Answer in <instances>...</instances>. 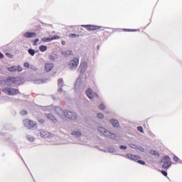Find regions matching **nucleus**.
I'll use <instances>...</instances> for the list:
<instances>
[{
    "instance_id": "obj_1",
    "label": "nucleus",
    "mask_w": 182,
    "mask_h": 182,
    "mask_svg": "<svg viewBox=\"0 0 182 182\" xmlns=\"http://www.w3.org/2000/svg\"><path fill=\"white\" fill-rule=\"evenodd\" d=\"M46 112H49L50 113H57L59 116H63V110L60 107H55L53 105H50L45 107Z\"/></svg>"
},
{
    "instance_id": "obj_2",
    "label": "nucleus",
    "mask_w": 182,
    "mask_h": 182,
    "mask_svg": "<svg viewBox=\"0 0 182 182\" xmlns=\"http://www.w3.org/2000/svg\"><path fill=\"white\" fill-rule=\"evenodd\" d=\"M68 69L70 70H76L79 66V57H74L68 61Z\"/></svg>"
},
{
    "instance_id": "obj_3",
    "label": "nucleus",
    "mask_w": 182,
    "mask_h": 182,
    "mask_svg": "<svg viewBox=\"0 0 182 182\" xmlns=\"http://www.w3.org/2000/svg\"><path fill=\"white\" fill-rule=\"evenodd\" d=\"M97 131L101 133L105 137H109V139H116V134H112L109 132V130L106 129V128L103 127H97Z\"/></svg>"
},
{
    "instance_id": "obj_4",
    "label": "nucleus",
    "mask_w": 182,
    "mask_h": 182,
    "mask_svg": "<svg viewBox=\"0 0 182 182\" xmlns=\"http://www.w3.org/2000/svg\"><path fill=\"white\" fill-rule=\"evenodd\" d=\"M2 92H4L5 95H9V96H15V95L19 93L18 89L12 87H4L2 89Z\"/></svg>"
},
{
    "instance_id": "obj_5",
    "label": "nucleus",
    "mask_w": 182,
    "mask_h": 182,
    "mask_svg": "<svg viewBox=\"0 0 182 182\" xmlns=\"http://www.w3.org/2000/svg\"><path fill=\"white\" fill-rule=\"evenodd\" d=\"M23 124L24 127H27V129H33L36 127V122L35 121H32L29 119H26L23 120Z\"/></svg>"
},
{
    "instance_id": "obj_6",
    "label": "nucleus",
    "mask_w": 182,
    "mask_h": 182,
    "mask_svg": "<svg viewBox=\"0 0 182 182\" xmlns=\"http://www.w3.org/2000/svg\"><path fill=\"white\" fill-rule=\"evenodd\" d=\"M18 80H19V77H9L6 80L5 85H6V86H14V85H19Z\"/></svg>"
},
{
    "instance_id": "obj_7",
    "label": "nucleus",
    "mask_w": 182,
    "mask_h": 182,
    "mask_svg": "<svg viewBox=\"0 0 182 182\" xmlns=\"http://www.w3.org/2000/svg\"><path fill=\"white\" fill-rule=\"evenodd\" d=\"M86 96L90 98V100H93V99H99V95L95 92L92 89L88 88L85 92Z\"/></svg>"
},
{
    "instance_id": "obj_8",
    "label": "nucleus",
    "mask_w": 182,
    "mask_h": 182,
    "mask_svg": "<svg viewBox=\"0 0 182 182\" xmlns=\"http://www.w3.org/2000/svg\"><path fill=\"white\" fill-rule=\"evenodd\" d=\"M40 136L43 137V139H52V140H53V139H58V136H55V134L44 130L40 132Z\"/></svg>"
},
{
    "instance_id": "obj_9",
    "label": "nucleus",
    "mask_w": 182,
    "mask_h": 182,
    "mask_svg": "<svg viewBox=\"0 0 182 182\" xmlns=\"http://www.w3.org/2000/svg\"><path fill=\"white\" fill-rule=\"evenodd\" d=\"M84 86L83 80L80 77H78L75 81L74 89L75 92H79V90L83 89Z\"/></svg>"
},
{
    "instance_id": "obj_10",
    "label": "nucleus",
    "mask_w": 182,
    "mask_h": 182,
    "mask_svg": "<svg viewBox=\"0 0 182 182\" xmlns=\"http://www.w3.org/2000/svg\"><path fill=\"white\" fill-rule=\"evenodd\" d=\"M161 163H163V168H168V167L171 166V159L168 156H164L162 158Z\"/></svg>"
},
{
    "instance_id": "obj_11",
    "label": "nucleus",
    "mask_w": 182,
    "mask_h": 182,
    "mask_svg": "<svg viewBox=\"0 0 182 182\" xmlns=\"http://www.w3.org/2000/svg\"><path fill=\"white\" fill-rule=\"evenodd\" d=\"M82 28H85L87 31H97V29H100L102 27L99 26H93V25H81Z\"/></svg>"
},
{
    "instance_id": "obj_12",
    "label": "nucleus",
    "mask_w": 182,
    "mask_h": 182,
    "mask_svg": "<svg viewBox=\"0 0 182 182\" xmlns=\"http://www.w3.org/2000/svg\"><path fill=\"white\" fill-rule=\"evenodd\" d=\"M64 115L65 116V117H68V119H71L73 120H75V119L77 117L76 113L70 111L64 112Z\"/></svg>"
},
{
    "instance_id": "obj_13",
    "label": "nucleus",
    "mask_w": 182,
    "mask_h": 182,
    "mask_svg": "<svg viewBox=\"0 0 182 182\" xmlns=\"http://www.w3.org/2000/svg\"><path fill=\"white\" fill-rule=\"evenodd\" d=\"M123 157H125V159H128V160H132L134 161H136V160H139L140 159V156L132 154H127V155H122Z\"/></svg>"
},
{
    "instance_id": "obj_14",
    "label": "nucleus",
    "mask_w": 182,
    "mask_h": 182,
    "mask_svg": "<svg viewBox=\"0 0 182 182\" xmlns=\"http://www.w3.org/2000/svg\"><path fill=\"white\" fill-rule=\"evenodd\" d=\"M86 69H87V63L85 61L80 63L78 70L83 73L86 72Z\"/></svg>"
},
{
    "instance_id": "obj_15",
    "label": "nucleus",
    "mask_w": 182,
    "mask_h": 182,
    "mask_svg": "<svg viewBox=\"0 0 182 182\" xmlns=\"http://www.w3.org/2000/svg\"><path fill=\"white\" fill-rule=\"evenodd\" d=\"M23 36L24 38H36V33L26 31V32L23 33Z\"/></svg>"
},
{
    "instance_id": "obj_16",
    "label": "nucleus",
    "mask_w": 182,
    "mask_h": 182,
    "mask_svg": "<svg viewBox=\"0 0 182 182\" xmlns=\"http://www.w3.org/2000/svg\"><path fill=\"white\" fill-rule=\"evenodd\" d=\"M45 70L46 72H50L52 69H53V63H46L45 65Z\"/></svg>"
},
{
    "instance_id": "obj_17",
    "label": "nucleus",
    "mask_w": 182,
    "mask_h": 182,
    "mask_svg": "<svg viewBox=\"0 0 182 182\" xmlns=\"http://www.w3.org/2000/svg\"><path fill=\"white\" fill-rule=\"evenodd\" d=\"M46 116L47 119H48V120H51V122H53V123H56L57 122L56 118L53 115H52V114L46 112Z\"/></svg>"
},
{
    "instance_id": "obj_18",
    "label": "nucleus",
    "mask_w": 182,
    "mask_h": 182,
    "mask_svg": "<svg viewBox=\"0 0 182 182\" xmlns=\"http://www.w3.org/2000/svg\"><path fill=\"white\" fill-rule=\"evenodd\" d=\"M62 55H63V56H65L66 58H68V56L73 55V51H72L70 50H66V51H63Z\"/></svg>"
},
{
    "instance_id": "obj_19",
    "label": "nucleus",
    "mask_w": 182,
    "mask_h": 182,
    "mask_svg": "<svg viewBox=\"0 0 182 182\" xmlns=\"http://www.w3.org/2000/svg\"><path fill=\"white\" fill-rule=\"evenodd\" d=\"M109 123H111L114 127H119V121H117V119H112L109 120Z\"/></svg>"
},
{
    "instance_id": "obj_20",
    "label": "nucleus",
    "mask_w": 182,
    "mask_h": 182,
    "mask_svg": "<svg viewBox=\"0 0 182 182\" xmlns=\"http://www.w3.org/2000/svg\"><path fill=\"white\" fill-rule=\"evenodd\" d=\"M71 134L73 136H75L76 137H79L82 136V132H80V130L79 129H77V130L73 131Z\"/></svg>"
},
{
    "instance_id": "obj_21",
    "label": "nucleus",
    "mask_w": 182,
    "mask_h": 182,
    "mask_svg": "<svg viewBox=\"0 0 182 182\" xmlns=\"http://www.w3.org/2000/svg\"><path fill=\"white\" fill-rule=\"evenodd\" d=\"M48 79H43V80H36L34 81V83H36L37 85H39L41 83H45Z\"/></svg>"
},
{
    "instance_id": "obj_22",
    "label": "nucleus",
    "mask_w": 182,
    "mask_h": 182,
    "mask_svg": "<svg viewBox=\"0 0 182 182\" xmlns=\"http://www.w3.org/2000/svg\"><path fill=\"white\" fill-rule=\"evenodd\" d=\"M40 51L41 52H46L48 50V46H41L39 47Z\"/></svg>"
},
{
    "instance_id": "obj_23",
    "label": "nucleus",
    "mask_w": 182,
    "mask_h": 182,
    "mask_svg": "<svg viewBox=\"0 0 182 182\" xmlns=\"http://www.w3.org/2000/svg\"><path fill=\"white\" fill-rule=\"evenodd\" d=\"M8 70H9V72H16V65H14L12 67H9L7 68Z\"/></svg>"
},
{
    "instance_id": "obj_24",
    "label": "nucleus",
    "mask_w": 182,
    "mask_h": 182,
    "mask_svg": "<svg viewBox=\"0 0 182 182\" xmlns=\"http://www.w3.org/2000/svg\"><path fill=\"white\" fill-rule=\"evenodd\" d=\"M79 34H76V33H70V35H69V38H79Z\"/></svg>"
},
{
    "instance_id": "obj_25",
    "label": "nucleus",
    "mask_w": 182,
    "mask_h": 182,
    "mask_svg": "<svg viewBox=\"0 0 182 182\" xmlns=\"http://www.w3.org/2000/svg\"><path fill=\"white\" fill-rule=\"evenodd\" d=\"M41 41L43 42H50V41H52V38H43L41 39Z\"/></svg>"
},
{
    "instance_id": "obj_26",
    "label": "nucleus",
    "mask_w": 182,
    "mask_h": 182,
    "mask_svg": "<svg viewBox=\"0 0 182 182\" xmlns=\"http://www.w3.org/2000/svg\"><path fill=\"white\" fill-rule=\"evenodd\" d=\"M98 107L100 110H105V109H106V105H105V104H100Z\"/></svg>"
},
{
    "instance_id": "obj_27",
    "label": "nucleus",
    "mask_w": 182,
    "mask_h": 182,
    "mask_svg": "<svg viewBox=\"0 0 182 182\" xmlns=\"http://www.w3.org/2000/svg\"><path fill=\"white\" fill-rule=\"evenodd\" d=\"M28 53H29L31 56H35V50H33V49H29V50H28Z\"/></svg>"
},
{
    "instance_id": "obj_28",
    "label": "nucleus",
    "mask_w": 182,
    "mask_h": 182,
    "mask_svg": "<svg viewBox=\"0 0 182 182\" xmlns=\"http://www.w3.org/2000/svg\"><path fill=\"white\" fill-rule=\"evenodd\" d=\"M58 86H59V87H62V86H63V79L58 80Z\"/></svg>"
},
{
    "instance_id": "obj_29",
    "label": "nucleus",
    "mask_w": 182,
    "mask_h": 182,
    "mask_svg": "<svg viewBox=\"0 0 182 182\" xmlns=\"http://www.w3.org/2000/svg\"><path fill=\"white\" fill-rule=\"evenodd\" d=\"M129 146L131 149H134L135 150H137L138 146L134 144H129Z\"/></svg>"
},
{
    "instance_id": "obj_30",
    "label": "nucleus",
    "mask_w": 182,
    "mask_h": 182,
    "mask_svg": "<svg viewBox=\"0 0 182 182\" xmlns=\"http://www.w3.org/2000/svg\"><path fill=\"white\" fill-rule=\"evenodd\" d=\"M27 139L29 140V141H33V140H35V138L31 135H27Z\"/></svg>"
},
{
    "instance_id": "obj_31",
    "label": "nucleus",
    "mask_w": 182,
    "mask_h": 182,
    "mask_svg": "<svg viewBox=\"0 0 182 182\" xmlns=\"http://www.w3.org/2000/svg\"><path fill=\"white\" fill-rule=\"evenodd\" d=\"M97 117L98 119H104L105 115L102 113H98Z\"/></svg>"
},
{
    "instance_id": "obj_32",
    "label": "nucleus",
    "mask_w": 182,
    "mask_h": 182,
    "mask_svg": "<svg viewBox=\"0 0 182 182\" xmlns=\"http://www.w3.org/2000/svg\"><path fill=\"white\" fill-rule=\"evenodd\" d=\"M151 154H153L154 156H159V152L154 151V150H151L150 151Z\"/></svg>"
},
{
    "instance_id": "obj_33",
    "label": "nucleus",
    "mask_w": 182,
    "mask_h": 182,
    "mask_svg": "<svg viewBox=\"0 0 182 182\" xmlns=\"http://www.w3.org/2000/svg\"><path fill=\"white\" fill-rule=\"evenodd\" d=\"M137 131L140 132L141 133H144V131L143 130V127H138Z\"/></svg>"
},
{
    "instance_id": "obj_34",
    "label": "nucleus",
    "mask_w": 182,
    "mask_h": 182,
    "mask_svg": "<svg viewBox=\"0 0 182 182\" xmlns=\"http://www.w3.org/2000/svg\"><path fill=\"white\" fill-rule=\"evenodd\" d=\"M108 151H109V153H114L115 149L113 147H110L108 149Z\"/></svg>"
},
{
    "instance_id": "obj_35",
    "label": "nucleus",
    "mask_w": 182,
    "mask_h": 182,
    "mask_svg": "<svg viewBox=\"0 0 182 182\" xmlns=\"http://www.w3.org/2000/svg\"><path fill=\"white\" fill-rule=\"evenodd\" d=\"M56 39H60V37L58 36H54L53 37L51 38V41H55Z\"/></svg>"
},
{
    "instance_id": "obj_36",
    "label": "nucleus",
    "mask_w": 182,
    "mask_h": 182,
    "mask_svg": "<svg viewBox=\"0 0 182 182\" xmlns=\"http://www.w3.org/2000/svg\"><path fill=\"white\" fill-rule=\"evenodd\" d=\"M136 150H139V151L144 152V148L141 146H137Z\"/></svg>"
},
{
    "instance_id": "obj_37",
    "label": "nucleus",
    "mask_w": 182,
    "mask_h": 182,
    "mask_svg": "<svg viewBox=\"0 0 182 182\" xmlns=\"http://www.w3.org/2000/svg\"><path fill=\"white\" fill-rule=\"evenodd\" d=\"M137 163H139V164H142L143 166H144L146 164V162H144V161H141V160H138Z\"/></svg>"
},
{
    "instance_id": "obj_38",
    "label": "nucleus",
    "mask_w": 182,
    "mask_h": 182,
    "mask_svg": "<svg viewBox=\"0 0 182 182\" xmlns=\"http://www.w3.org/2000/svg\"><path fill=\"white\" fill-rule=\"evenodd\" d=\"M16 70H18V72H22V67H21V65H18L16 67Z\"/></svg>"
},
{
    "instance_id": "obj_39",
    "label": "nucleus",
    "mask_w": 182,
    "mask_h": 182,
    "mask_svg": "<svg viewBox=\"0 0 182 182\" xmlns=\"http://www.w3.org/2000/svg\"><path fill=\"white\" fill-rule=\"evenodd\" d=\"M119 149H120L121 150H126V149H127V146H124V145H121V146H119Z\"/></svg>"
},
{
    "instance_id": "obj_40",
    "label": "nucleus",
    "mask_w": 182,
    "mask_h": 182,
    "mask_svg": "<svg viewBox=\"0 0 182 182\" xmlns=\"http://www.w3.org/2000/svg\"><path fill=\"white\" fill-rule=\"evenodd\" d=\"M38 42H39V39L37 38L33 41V45L34 46H36V45H38Z\"/></svg>"
},
{
    "instance_id": "obj_41",
    "label": "nucleus",
    "mask_w": 182,
    "mask_h": 182,
    "mask_svg": "<svg viewBox=\"0 0 182 182\" xmlns=\"http://www.w3.org/2000/svg\"><path fill=\"white\" fill-rule=\"evenodd\" d=\"M38 122L39 123H41V124H43V123H45V120L44 119H38Z\"/></svg>"
},
{
    "instance_id": "obj_42",
    "label": "nucleus",
    "mask_w": 182,
    "mask_h": 182,
    "mask_svg": "<svg viewBox=\"0 0 182 182\" xmlns=\"http://www.w3.org/2000/svg\"><path fill=\"white\" fill-rule=\"evenodd\" d=\"M23 66H24V68H29V63H23Z\"/></svg>"
},
{
    "instance_id": "obj_43",
    "label": "nucleus",
    "mask_w": 182,
    "mask_h": 182,
    "mask_svg": "<svg viewBox=\"0 0 182 182\" xmlns=\"http://www.w3.org/2000/svg\"><path fill=\"white\" fill-rule=\"evenodd\" d=\"M31 69H32V70H38V68L34 67V66L31 67Z\"/></svg>"
},
{
    "instance_id": "obj_44",
    "label": "nucleus",
    "mask_w": 182,
    "mask_h": 182,
    "mask_svg": "<svg viewBox=\"0 0 182 182\" xmlns=\"http://www.w3.org/2000/svg\"><path fill=\"white\" fill-rule=\"evenodd\" d=\"M173 160H174V161H178V157L174 156Z\"/></svg>"
},
{
    "instance_id": "obj_45",
    "label": "nucleus",
    "mask_w": 182,
    "mask_h": 182,
    "mask_svg": "<svg viewBox=\"0 0 182 182\" xmlns=\"http://www.w3.org/2000/svg\"><path fill=\"white\" fill-rule=\"evenodd\" d=\"M161 173L164 176H167V173L165 171H161Z\"/></svg>"
},
{
    "instance_id": "obj_46",
    "label": "nucleus",
    "mask_w": 182,
    "mask_h": 182,
    "mask_svg": "<svg viewBox=\"0 0 182 182\" xmlns=\"http://www.w3.org/2000/svg\"><path fill=\"white\" fill-rule=\"evenodd\" d=\"M26 110H23L21 112V114H26Z\"/></svg>"
},
{
    "instance_id": "obj_47",
    "label": "nucleus",
    "mask_w": 182,
    "mask_h": 182,
    "mask_svg": "<svg viewBox=\"0 0 182 182\" xmlns=\"http://www.w3.org/2000/svg\"><path fill=\"white\" fill-rule=\"evenodd\" d=\"M2 58H4V54H2V53H0V59H2Z\"/></svg>"
},
{
    "instance_id": "obj_48",
    "label": "nucleus",
    "mask_w": 182,
    "mask_h": 182,
    "mask_svg": "<svg viewBox=\"0 0 182 182\" xmlns=\"http://www.w3.org/2000/svg\"><path fill=\"white\" fill-rule=\"evenodd\" d=\"M124 31H136V30H129V29H127V28H124Z\"/></svg>"
},
{
    "instance_id": "obj_49",
    "label": "nucleus",
    "mask_w": 182,
    "mask_h": 182,
    "mask_svg": "<svg viewBox=\"0 0 182 182\" xmlns=\"http://www.w3.org/2000/svg\"><path fill=\"white\" fill-rule=\"evenodd\" d=\"M61 44L63 45V46L66 45V41H62Z\"/></svg>"
},
{
    "instance_id": "obj_50",
    "label": "nucleus",
    "mask_w": 182,
    "mask_h": 182,
    "mask_svg": "<svg viewBox=\"0 0 182 182\" xmlns=\"http://www.w3.org/2000/svg\"><path fill=\"white\" fill-rule=\"evenodd\" d=\"M58 92H62V88H58Z\"/></svg>"
}]
</instances>
